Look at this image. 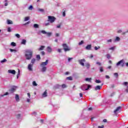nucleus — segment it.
Wrapping results in <instances>:
<instances>
[{"label":"nucleus","mask_w":128,"mask_h":128,"mask_svg":"<svg viewBox=\"0 0 128 128\" xmlns=\"http://www.w3.org/2000/svg\"><path fill=\"white\" fill-rule=\"evenodd\" d=\"M25 56L26 60H30L32 56V51L31 50H26Z\"/></svg>","instance_id":"1"},{"label":"nucleus","mask_w":128,"mask_h":128,"mask_svg":"<svg viewBox=\"0 0 128 128\" xmlns=\"http://www.w3.org/2000/svg\"><path fill=\"white\" fill-rule=\"evenodd\" d=\"M92 86L90 85L85 84L82 86H80V88L81 90H84V92H86V90H90V88Z\"/></svg>","instance_id":"2"},{"label":"nucleus","mask_w":128,"mask_h":128,"mask_svg":"<svg viewBox=\"0 0 128 128\" xmlns=\"http://www.w3.org/2000/svg\"><path fill=\"white\" fill-rule=\"evenodd\" d=\"M124 60H122L116 64V66H121L122 68H124Z\"/></svg>","instance_id":"3"},{"label":"nucleus","mask_w":128,"mask_h":128,"mask_svg":"<svg viewBox=\"0 0 128 128\" xmlns=\"http://www.w3.org/2000/svg\"><path fill=\"white\" fill-rule=\"evenodd\" d=\"M56 18L54 16H48V22L52 24L56 20Z\"/></svg>","instance_id":"4"},{"label":"nucleus","mask_w":128,"mask_h":128,"mask_svg":"<svg viewBox=\"0 0 128 128\" xmlns=\"http://www.w3.org/2000/svg\"><path fill=\"white\" fill-rule=\"evenodd\" d=\"M62 46L64 52H70V47L66 44H64Z\"/></svg>","instance_id":"5"},{"label":"nucleus","mask_w":128,"mask_h":128,"mask_svg":"<svg viewBox=\"0 0 128 128\" xmlns=\"http://www.w3.org/2000/svg\"><path fill=\"white\" fill-rule=\"evenodd\" d=\"M17 88H18V86H12L10 89L9 90V92L10 94H12L16 90Z\"/></svg>","instance_id":"6"},{"label":"nucleus","mask_w":128,"mask_h":128,"mask_svg":"<svg viewBox=\"0 0 128 128\" xmlns=\"http://www.w3.org/2000/svg\"><path fill=\"white\" fill-rule=\"evenodd\" d=\"M79 64L82 66H84V63L86 62V59L83 58L82 60H78Z\"/></svg>","instance_id":"7"},{"label":"nucleus","mask_w":128,"mask_h":128,"mask_svg":"<svg viewBox=\"0 0 128 128\" xmlns=\"http://www.w3.org/2000/svg\"><path fill=\"white\" fill-rule=\"evenodd\" d=\"M48 64V60H47L45 62H42L40 64V66H46Z\"/></svg>","instance_id":"8"},{"label":"nucleus","mask_w":128,"mask_h":128,"mask_svg":"<svg viewBox=\"0 0 128 128\" xmlns=\"http://www.w3.org/2000/svg\"><path fill=\"white\" fill-rule=\"evenodd\" d=\"M41 32H42L43 34H47L48 36H52V32H46L44 30H42Z\"/></svg>","instance_id":"9"},{"label":"nucleus","mask_w":128,"mask_h":128,"mask_svg":"<svg viewBox=\"0 0 128 128\" xmlns=\"http://www.w3.org/2000/svg\"><path fill=\"white\" fill-rule=\"evenodd\" d=\"M85 48L87 50H92V45L91 44L87 45V46Z\"/></svg>","instance_id":"10"},{"label":"nucleus","mask_w":128,"mask_h":128,"mask_svg":"<svg viewBox=\"0 0 128 128\" xmlns=\"http://www.w3.org/2000/svg\"><path fill=\"white\" fill-rule=\"evenodd\" d=\"M34 66V64H29L28 66V70H30V72H32V66Z\"/></svg>","instance_id":"11"},{"label":"nucleus","mask_w":128,"mask_h":128,"mask_svg":"<svg viewBox=\"0 0 128 128\" xmlns=\"http://www.w3.org/2000/svg\"><path fill=\"white\" fill-rule=\"evenodd\" d=\"M15 99L16 102H20V96H18V94H15Z\"/></svg>","instance_id":"12"},{"label":"nucleus","mask_w":128,"mask_h":128,"mask_svg":"<svg viewBox=\"0 0 128 128\" xmlns=\"http://www.w3.org/2000/svg\"><path fill=\"white\" fill-rule=\"evenodd\" d=\"M8 74H16V70H8Z\"/></svg>","instance_id":"13"},{"label":"nucleus","mask_w":128,"mask_h":128,"mask_svg":"<svg viewBox=\"0 0 128 128\" xmlns=\"http://www.w3.org/2000/svg\"><path fill=\"white\" fill-rule=\"evenodd\" d=\"M42 96L43 98H46V96H48V92H46V90L42 94Z\"/></svg>","instance_id":"14"},{"label":"nucleus","mask_w":128,"mask_h":128,"mask_svg":"<svg viewBox=\"0 0 128 128\" xmlns=\"http://www.w3.org/2000/svg\"><path fill=\"white\" fill-rule=\"evenodd\" d=\"M122 108L121 106H118V107L116 110L114 111V112L115 114H116V112H118V110H120Z\"/></svg>","instance_id":"15"},{"label":"nucleus","mask_w":128,"mask_h":128,"mask_svg":"<svg viewBox=\"0 0 128 128\" xmlns=\"http://www.w3.org/2000/svg\"><path fill=\"white\" fill-rule=\"evenodd\" d=\"M42 68L41 70V72H44L46 70V66H42Z\"/></svg>","instance_id":"16"},{"label":"nucleus","mask_w":128,"mask_h":128,"mask_svg":"<svg viewBox=\"0 0 128 128\" xmlns=\"http://www.w3.org/2000/svg\"><path fill=\"white\" fill-rule=\"evenodd\" d=\"M47 51L48 52H52V48H50V46H48L47 47Z\"/></svg>","instance_id":"17"},{"label":"nucleus","mask_w":128,"mask_h":128,"mask_svg":"<svg viewBox=\"0 0 128 128\" xmlns=\"http://www.w3.org/2000/svg\"><path fill=\"white\" fill-rule=\"evenodd\" d=\"M100 88H102V86H96L94 88L95 90H100Z\"/></svg>","instance_id":"18"},{"label":"nucleus","mask_w":128,"mask_h":128,"mask_svg":"<svg viewBox=\"0 0 128 128\" xmlns=\"http://www.w3.org/2000/svg\"><path fill=\"white\" fill-rule=\"evenodd\" d=\"M28 20H30V16H26L24 18V22H28Z\"/></svg>","instance_id":"19"},{"label":"nucleus","mask_w":128,"mask_h":128,"mask_svg":"<svg viewBox=\"0 0 128 128\" xmlns=\"http://www.w3.org/2000/svg\"><path fill=\"white\" fill-rule=\"evenodd\" d=\"M26 40L24 39L22 40L21 42L22 44H26Z\"/></svg>","instance_id":"20"},{"label":"nucleus","mask_w":128,"mask_h":128,"mask_svg":"<svg viewBox=\"0 0 128 128\" xmlns=\"http://www.w3.org/2000/svg\"><path fill=\"white\" fill-rule=\"evenodd\" d=\"M7 24H12V21L10 20H8Z\"/></svg>","instance_id":"21"},{"label":"nucleus","mask_w":128,"mask_h":128,"mask_svg":"<svg viewBox=\"0 0 128 128\" xmlns=\"http://www.w3.org/2000/svg\"><path fill=\"white\" fill-rule=\"evenodd\" d=\"M115 49H116V46H114L112 47L109 48L110 50H114Z\"/></svg>","instance_id":"22"},{"label":"nucleus","mask_w":128,"mask_h":128,"mask_svg":"<svg viewBox=\"0 0 128 128\" xmlns=\"http://www.w3.org/2000/svg\"><path fill=\"white\" fill-rule=\"evenodd\" d=\"M114 76L115 78H118V73H117V72L114 73Z\"/></svg>","instance_id":"23"},{"label":"nucleus","mask_w":128,"mask_h":128,"mask_svg":"<svg viewBox=\"0 0 128 128\" xmlns=\"http://www.w3.org/2000/svg\"><path fill=\"white\" fill-rule=\"evenodd\" d=\"M85 66L87 68H90V65L88 63H86Z\"/></svg>","instance_id":"24"},{"label":"nucleus","mask_w":128,"mask_h":128,"mask_svg":"<svg viewBox=\"0 0 128 128\" xmlns=\"http://www.w3.org/2000/svg\"><path fill=\"white\" fill-rule=\"evenodd\" d=\"M120 38L118 36L116 37V38L115 39V42H120Z\"/></svg>","instance_id":"25"},{"label":"nucleus","mask_w":128,"mask_h":128,"mask_svg":"<svg viewBox=\"0 0 128 128\" xmlns=\"http://www.w3.org/2000/svg\"><path fill=\"white\" fill-rule=\"evenodd\" d=\"M8 62V60H6V59H4L0 61L1 64H4V62Z\"/></svg>","instance_id":"26"},{"label":"nucleus","mask_w":128,"mask_h":128,"mask_svg":"<svg viewBox=\"0 0 128 128\" xmlns=\"http://www.w3.org/2000/svg\"><path fill=\"white\" fill-rule=\"evenodd\" d=\"M44 46H41L40 48L38 49V50H43L44 48Z\"/></svg>","instance_id":"27"},{"label":"nucleus","mask_w":128,"mask_h":128,"mask_svg":"<svg viewBox=\"0 0 128 128\" xmlns=\"http://www.w3.org/2000/svg\"><path fill=\"white\" fill-rule=\"evenodd\" d=\"M10 52H16V50H14V49L10 48Z\"/></svg>","instance_id":"28"},{"label":"nucleus","mask_w":128,"mask_h":128,"mask_svg":"<svg viewBox=\"0 0 128 128\" xmlns=\"http://www.w3.org/2000/svg\"><path fill=\"white\" fill-rule=\"evenodd\" d=\"M85 80H86V82H90V80H92V78H86Z\"/></svg>","instance_id":"29"},{"label":"nucleus","mask_w":128,"mask_h":128,"mask_svg":"<svg viewBox=\"0 0 128 128\" xmlns=\"http://www.w3.org/2000/svg\"><path fill=\"white\" fill-rule=\"evenodd\" d=\"M35 62H36V59L32 58L31 60V62L32 64H34Z\"/></svg>","instance_id":"30"},{"label":"nucleus","mask_w":128,"mask_h":128,"mask_svg":"<svg viewBox=\"0 0 128 128\" xmlns=\"http://www.w3.org/2000/svg\"><path fill=\"white\" fill-rule=\"evenodd\" d=\"M4 2H5L4 6H8V0H4Z\"/></svg>","instance_id":"31"},{"label":"nucleus","mask_w":128,"mask_h":128,"mask_svg":"<svg viewBox=\"0 0 128 128\" xmlns=\"http://www.w3.org/2000/svg\"><path fill=\"white\" fill-rule=\"evenodd\" d=\"M100 46H98V47L97 46L94 47L95 50H100Z\"/></svg>","instance_id":"32"},{"label":"nucleus","mask_w":128,"mask_h":128,"mask_svg":"<svg viewBox=\"0 0 128 128\" xmlns=\"http://www.w3.org/2000/svg\"><path fill=\"white\" fill-rule=\"evenodd\" d=\"M32 84L33 86H38V84H36V81L32 82Z\"/></svg>","instance_id":"33"},{"label":"nucleus","mask_w":128,"mask_h":128,"mask_svg":"<svg viewBox=\"0 0 128 128\" xmlns=\"http://www.w3.org/2000/svg\"><path fill=\"white\" fill-rule=\"evenodd\" d=\"M38 10L39 12H44V10L42 9V8H38Z\"/></svg>","instance_id":"34"},{"label":"nucleus","mask_w":128,"mask_h":128,"mask_svg":"<svg viewBox=\"0 0 128 128\" xmlns=\"http://www.w3.org/2000/svg\"><path fill=\"white\" fill-rule=\"evenodd\" d=\"M34 26L35 28H38V24H34Z\"/></svg>","instance_id":"35"},{"label":"nucleus","mask_w":128,"mask_h":128,"mask_svg":"<svg viewBox=\"0 0 128 128\" xmlns=\"http://www.w3.org/2000/svg\"><path fill=\"white\" fill-rule=\"evenodd\" d=\"M100 70L101 72H104V68L102 67H100Z\"/></svg>","instance_id":"36"},{"label":"nucleus","mask_w":128,"mask_h":128,"mask_svg":"<svg viewBox=\"0 0 128 128\" xmlns=\"http://www.w3.org/2000/svg\"><path fill=\"white\" fill-rule=\"evenodd\" d=\"M11 46H16V44L15 42H12L11 43Z\"/></svg>","instance_id":"37"},{"label":"nucleus","mask_w":128,"mask_h":128,"mask_svg":"<svg viewBox=\"0 0 128 128\" xmlns=\"http://www.w3.org/2000/svg\"><path fill=\"white\" fill-rule=\"evenodd\" d=\"M36 58L37 60H40V56L39 54L37 55Z\"/></svg>","instance_id":"38"},{"label":"nucleus","mask_w":128,"mask_h":128,"mask_svg":"<svg viewBox=\"0 0 128 128\" xmlns=\"http://www.w3.org/2000/svg\"><path fill=\"white\" fill-rule=\"evenodd\" d=\"M67 80H72V76L68 77Z\"/></svg>","instance_id":"39"},{"label":"nucleus","mask_w":128,"mask_h":128,"mask_svg":"<svg viewBox=\"0 0 128 128\" xmlns=\"http://www.w3.org/2000/svg\"><path fill=\"white\" fill-rule=\"evenodd\" d=\"M15 36H16V38H20V34H16Z\"/></svg>","instance_id":"40"},{"label":"nucleus","mask_w":128,"mask_h":128,"mask_svg":"<svg viewBox=\"0 0 128 128\" xmlns=\"http://www.w3.org/2000/svg\"><path fill=\"white\" fill-rule=\"evenodd\" d=\"M84 44V41H83V40H82V41H80V42L78 43V45H79V46H82V44Z\"/></svg>","instance_id":"41"},{"label":"nucleus","mask_w":128,"mask_h":128,"mask_svg":"<svg viewBox=\"0 0 128 128\" xmlns=\"http://www.w3.org/2000/svg\"><path fill=\"white\" fill-rule=\"evenodd\" d=\"M30 24V21H28V22L25 23L24 24H23V26H26V24Z\"/></svg>","instance_id":"42"},{"label":"nucleus","mask_w":128,"mask_h":128,"mask_svg":"<svg viewBox=\"0 0 128 128\" xmlns=\"http://www.w3.org/2000/svg\"><path fill=\"white\" fill-rule=\"evenodd\" d=\"M21 115L20 114H18L16 115L17 118H20Z\"/></svg>","instance_id":"43"},{"label":"nucleus","mask_w":128,"mask_h":128,"mask_svg":"<svg viewBox=\"0 0 128 128\" xmlns=\"http://www.w3.org/2000/svg\"><path fill=\"white\" fill-rule=\"evenodd\" d=\"M122 84H124V86H127L128 84V82H123Z\"/></svg>","instance_id":"44"},{"label":"nucleus","mask_w":128,"mask_h":128,"mask_svg":"<svg viewBox=\"0 0 128 128\" xmlns=\"http://www.w3.org/2000/svg\"><path fill=\"white\" fill-rule=\"evenodd\" d=\"M73 59H74V58H68V62H70V60H73Z\"/></svg>","instance_id":"45"},{"label":"nucleus","mask_w":128,"mask_h":128,"mask_svg":"<svg viewBox=\"0 0 128 128\" xmlns=\"http://www.w3.org/2000/svg\"><path fill=\"white\" fill-rule=\"evenodd\" d=\"M8 96V92H6V94H4L3 95H1V96Z\"/></svg>","instance_id":"46"},{"label":"nucleus","mask_w":128,"mask_h":128,"mask_svg":"<svg viewBox=\"0 0 128 128\" xmlns=\"http://www.w3.org/2000/svg\"><path fill=\"white\" fill-rule=\"evenodd\" d=\"M96 84H100L101 82L100 80H96Z\"/></svg>","instance_id":"47"},{"label":"nucleus","mask_w":128,"mask_h":128,"mask_svg":"<svg viewBox=\"0 0 128 128\" xmlns=\"http://www.w3.org/2000/svg\"><path fill=\"white\" fill-rule=\"evenodd\" d=\"M106 58H110V54H106Z\"/></svg>","instance_id":"48"},{"label":"nucleus","mask_w":128,"mask_h":128,"mask_svg":"<svg viewBox=\"0 0 128 128\" xmlns=\"http://www.w3.org/2000/svg\"><path fill=\"white\" fill-rule=\"evenodd\" d=\"M32 8H33L32 6H30L28 8V10H32Z\"/></svg>","instance_id":"49"},{"label":"nucleus","mask_w":128,"mask_h":128,"mask_svg":"<svg viewBox=\"0 0 128 128\" xmlns=\"http://www.w3.org/2000/svg\"><path fill=\"white\" fill-rule=\"evenodd\" d=\"M8 32H12V29L10 28H8Z\"/></svg>","instance_id":"50"},{"label":"nucleus","mask_w":128,"mask_h":128,"mask_svg":"<svg viewBox=\"0 0 128 128\" xmlns=\"http://www.w3.org/2000/svg\"><path fill=\"white\" fill-rule=\"evenodd\" d=\"M112 42V39L107 40V42Z\"/></svg>","instance_id":"51"},{"label":"nucleus","mask_w":128,"mask_h":128,"mask_svg":"<svg viewBox=\"0 0 128 128\" xmlns=\"http://www.w3.org/2000/svg\"><path fill=\"white\" fill-rule=\"evenodd\" d=\"M128 30H127L126 32H123L122 33V35H124V34H128Z\"/></svg>","instance_id":"52"},{"label":"nucleus","mask_w":128,"mask_h":128,"mask_svg":"<svg viewBox=\"0 0 128 128\" xmlns=\"http://www.w3.org/2000/svg\"><path fill=\"white\" fill-rule=\"evenodd\" d=\"M62 88H66V86L64 84H62Z\"/></svg>","instance_id":"53"},{"label":"nucleus","mask_w":128,"mask_h":128,"mask_svg":"<svg viewBox=\"0 0 128 128\" xmlns=\"http://www.w3.org/2000/svg\"><path fill=\"white\" fill-rule=\"evenodd\" d=\"M104 125H102V126H98V128H104Z\"/></svg>","instance_id":"54"},{"label":"nucleus","mask_w":128,"mask_h":128,"mask_svg":"<svg viewBox=\"0 0 128 128\" xmlns=\"http://www.w3.org/2000/svg\"><path fill=\"white\" fill-rule=\"evenodd\" d=\"M96 64H98V66H102V64L98 62H96Z\"/></svg>","instance_id":"55"},{"label":"nucleus","mask_w":128,"mask_h":128,"mask_svg":"<svg viewBox=\"0 0 128 128\" xmlns=\"http://www.w3.org/2000/svg\"><path fill=\"white\" fill-rule=\"evenodd\" d=\"M122 30H118V32H118V34H120V32H122Z\"/></svg>","instance_id":"56"},{"label":"nucleus","mask_w":128,"mask_h":128,"mask_svg":"<svg viewBox=\"0 0 128 128\" xmlns=\"http://www.w3.org/2000/svg\"><path fill=\"white\" fill-rule=\"evenodd\" d=\"M45 26H50V22L46 23Z\"/></svg>","instance_id":"57"},{"label":"nucleus","mask_w":128,"mask_h":128,"mask_svg":"<svg viewBox=\"0 0 128 128\" xmlns=\"http://www.w3.org/2000/svg\"><path fill=\"white\" fill-rule=\"evenodd\" d=\"M56 28H60V24L58 25Z\"/></svg>","instance_id":"58"},{"label":"nucleus","mask_w":128,"mask_h":128,"mask_svg":"<svg viewBox=\"0 0 128 128\" xmlns=\"http://www.w3.org/2000/svg\"><path fill=\"white\" fill-rule=\"evenodd\" d=\"M63 16H66V12L64 11L62 14Z\"/></svg>","instance_id":"59"},{"label":"nucleus","mask_w":128,"mask_h":128,"mask_svg":"<svg viewBox=\"0 0 128 128\" xmlns=\"http://www.w3.org/2000/svg\"><path fill=\"white\" fill-rule=\"evenodd\" d=\"M58 52H62V49H58Z\"/></svg>","instance_id":"60"},{"label":"nucleus","mask_w":128,"mask_h":128,"mask_svg":"<svg viewBox=\"0 0 128 128\" xmlns=\"http://www.w3.org/2000/svg\"><path fill=\"white\" fill-rule=\"evenodd\" d=\"M41 54H42V56H44V54H45V53H44V52H41Z\"/></svg>","instance_id":"61"},{"label":"nucleus","mask_w":128,"mask_h":128,"mask_svg":"<svg viewBox=\"0 0 128 128\" xmlns=\"http://www.w3.org/2000/svg\"><path fill=\"white\" fill-rule=\"evenodd\" d=\"M27 94H28V97L29 98H30V93H28Z\"/></svg>","instance_id":"62"},{"label":"nucleus","mask_w":128,"mask_h":128,"mask_svg":"<svg viewBox=\"0 0 128 128\" xmlns=\"http://www.w3.org/2000/svg\"><path fill=\"white\" fill-rule=\"evenodd\" d=\"M106 78L108 79V78H110V76H108V75H106Z\"/></svg>","instance_id":"63"},{"label":"nucleus","mask_w":128,"mask_h":128,"mask_svg":"<svg viewBox=\"0 0 128 128\" xmlns=\"http://www.w3.org/2000/svg\"><path fill=\"white\" fill-rule=\"evenodd\" d=\"M126 92H128V86H127V88L126 89Z\"/></svg>","instance_id":"64"}]
</instances>
